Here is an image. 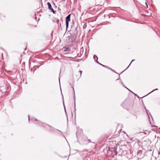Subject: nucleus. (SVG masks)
I'll list each match as a JSON object with an SVG mask.
<instances>
[{"label":"nucleus","mask_w":160,"mask_h":160,"mask_svg":"<svg viewBox=\"0 0 160 160\" xmlns=\"http://www.w3.org/2000/svg\"><path fill=\"white\" fill-rule=\"evenodd\" d=\"M113 153L115 155H117V154L118 153V152L116 151H114Z\"/></svg>","instance_id":"20e7f679"},{"label":"nucleus","mask_w":160,"mask_h":160,"mask_svg":"<svg viewBox=\"0 0 160 160\" xmlns=\"http://www.w3.org/2000/svg\"><path fill=\"white\" fill-rule=\"evenodd\" d=\"M146 5L147 7H148V4H147V2H146Z\"/></svg>","instance_id":"423d86ee"},{"label":"nucleus","mask_w":160,"mask_h":160,"mask_svg":"<svg viewBox=\"0 0 160 160\" xmlns=\"http://www.w3.org/2000/svg\"><path fill=\"white\" fill-rule=\"evenodd\" d=\"M48 8L49 9L51 10L52 12H54V10L52 8V6L51 5L50 3H49V2H48Z\"/></svg>","instance_id":"f03ea898"},{"label":"nucleus","mask_w":160,"mask_h":160,"mask_svg":"<svg viewBox=\"0 0 160 160\" xmlns=\"http://www.w3.org/2000/svg\"><path fill=\"white\" fill-rule=\"evenodd\" d=\"M70 49L68 48H66L64 50V51H70Z\"/></svg>","instance_id":"7ed1b4c3"},{"label":"nucleus","mask_w":160,"mask_h":160,"mask_svg":"<svg viewBox=\"0 0 160 160\" xmlns=\"http://www.w3.org/2000/svg\"><path fill=\"white\" fill-rule=\"evenodd\" d=\"M71 14H69L66 18V25L67 28H68L69 25V22L70 20Z\"/></svg>","instance_id":"f257e3e1"},{"label":"nucleus","mask_w":160,"mask_h":160,"mask_svg":"<svg viewBox=\"0 0 160 160\" xmlns=\"http://www.w3.org/2000/svg\"><path fill=\"white\" fill-rule=\"evenodd\" d=\"M133 61H134V60H132V61L131 62H132Z\"/></svg>","instance_id":"0eeeda50"},{"label":"nucleus","mask_w":160,"mask_h":160,"mask_svg":"<svg viewBox=\"0 0 160 160\" xmlns=\"http://www.w3.org/2000/svg\"><path fill=\"white\" fill-rule=\"evenodd\" d=\"M95 57H96L98 58V57H97V56H96V55H94V57H93L94 58H95Z\"/></svg>","instance_id":"39448f33"}]
</instances>
